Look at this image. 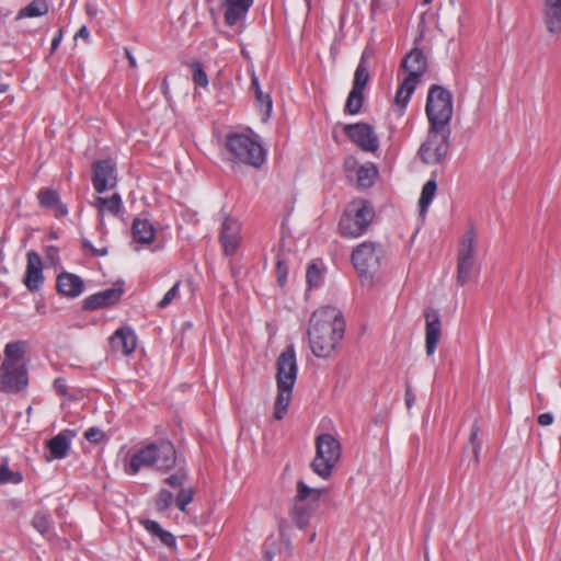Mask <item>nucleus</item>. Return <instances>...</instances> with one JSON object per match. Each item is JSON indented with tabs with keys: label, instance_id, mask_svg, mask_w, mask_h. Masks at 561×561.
<instances>
[{
	"label": "nucleus",
	"instance_id": "1",
	"mask_svg": "<svg viewBox=\"0 0 561 561\" xmlns=\"http://www.w3.org/2000/svg\"><path fill=\"white\" fill-rule=\"evenodd\" d=\"M307 333L312 354L319 358L331 357L345 333L342 312L332 306L317 309L310 317Z\"/></svg>",
	"mask_w": 561,
	"mask_h": 561
},
{
	"label": "nucleus",
	"instance_id": "2",
	"mask_svg": "<svg viewBox=\"0 0 561 561\" xmlns=\"http://www.w3.org/2000/svg\"><path fill=\"white\" fill-rule=\"evenodd\" d=\"M179 461L175 447L169 439H159L138 449L129 459L125 472L137 474L142 468H154L162 472L174 469Z\"/></svg>",
	"mask_w": 561,
	"mask_h": 561
},
{
	"label": "nucleus",
	"instance_id": "3",
	"mask_svg": "<svg viewBox=\"0 0 561 561\" xmlns=\"http://www.w3.org/2000/svg\"><path fill=\"white\" fill-rule=\"evenodd\" d=\"M277 396L274 404L273 416L283 420L291 400L293 388L297 379V363L294 346H288L276 362Z\"/></svg>",
	"mask_w": 561,
	"mask_h": 561
},
{
	"label": "nucleus",
	"instance_id": "4",
	"mask_svg": "<svg viewBox=\"0 0 561 561\" xmlns=\"http://www.w3.org/2000/svg\"><path fill=\"white\" fill-rule=\"evenodd\" d=\"M400 68L408 76L400 83L394 102L401 108H405L417 83L427 70V57L422 49L412 48L402 59Z\"/></svg>",
	"mask_w": 561,
	"mask_h": 561
},
{
	"label": "nucleus",
	"instance_id": "5",
	"mask_svg": "<svg viewBox=\"0 0 561 561\" xmlns=\"http://www.w3.org/2000/svg\"><path fill=\"white\" fill-rule=\"evenodd\" d=\"M375 217L371 204L366 199L351 202L339 221V230L343 237L358 238L363 236Z\"/></svg>",
	"mask_w": 561,
	"mask_h": 561
},
{
	"label": "nucleus",
	"instance_id": "6",
	"mask_svg": "<svg viewBox=\"0 0 561 561\" xmlns=\"http://www.w3.org/2000/svg\"><path fill=\"white\" fill-rule=\"evenodd\" d=\"M226 149L234 162L260 168L265 162L262 145L248 135L230 133L226 136Z\"/></svg>",
	"mask_w": 561,
	"mask_h": 561
},
{
	"label": "nucleus",
	"instance_id": "7",
	"mask_svg": "<svg viewBox=\"0 0 561 561\" xmlns=\"http://www.w3.org/2000/svg\"><path fill=\"white\" fill-rule=\"evenodd\" d=\"M297 494L293 499L289 516L300 529H305L324 492L323 489L310 488L302 480L296 485Z\"/></svg>",
	"mask_w": 561,
	"mask_h": 561
},
{
	"label": "nucleus",
	"instance_id": "8",
	"mask_svg": "<svg viewBox=\"0 0 561 561\" xmlns=\"http://www.w3.org/2000/svg\"><path fill=\"white\" fill-rule=\"evenodd\" d=\"M341 444L332 434L323 433L316 437V456L311 461L312 471L328 479L341 457Z\"/></svg>",
	"mask_w": 561,
	"mask_h": 561
},
{
	"label": "nucleus",
	"instance_id": "9",
	"mask_svg": "<svg viewBox=\"0 0 561 561\" xmlns=\"http://www.w3.org/2000/svg\"><path fill=\"white\" fill-rule=\"evenodd\" d=\"M453 112V94L450 91L438 84L431 85L425 105L430 126L448 127Z\"/></svg>",
	"mask_w": 561,
	"mask_h": 561
},
{
	"label": "nucleus",
	"instance_id": "10",
	"mask_svg": "<svg viewBox=\"0 0 561 561\" xmlns=\"http://www.w3.org/2000/svg\"><path fill=\"white\" fill-rule=\"evenodd\" d=\"M449 127L430 126L426 140L419 149V157L426 164H440L449 150Z\"/></svg>",
	"mask_w": 561,
	"mask_h": 561
},
{
	"label": "nucleus",
	"instance_id": "11",
	"mask_svg": "<svg viewBox=\"0 0 561 561\" xmlns=\"http://www.w3.org/2000/svg\"><path fill=\"white\" fill-rule=\"evenodd\" d=\"M383 249L381 244L364 241L352 252V263L360 277L371 279L381 266Z\"/></svg>",
	"mask_w": 561,
	"mask_h": 561
},
{
	"label": "nucleus",
	"instance_id": "12",
	"mask_svg": "<svg viewBox=\"0 0 561 561\" xmlns=\"http://www.w3.org/2000/svg\"><path fill=\"white\" fill-rule=\"evenodd\" d=\"M476 244L477 233L470 227L459 241V249L457 254V277L456 283L458 286L466 285L477 270L476 264Z\"/></svg>",
	"mask_w": 561,
	"mask_h": 561
},
{
	"label": "nucleus",
	"instance_id": "13",
	"mask_svg": "<svg viewBox=\"0 0 561 561\" xmlns=\"http://www.w3.org/2000/svg\"><path fill=\"white\" fill-rule=\"evenodd\" d=\"M28 386V371L26 365H10L2 363L0 366V391L18 393Z\"/></svg>",
	"mask_w": 561,
	"mask_h": 561
},
{
	"label": "nucleus",
	"instance_id": "14",
	"mask_svg": "<svg viewBox=\"0 0 561 561\" xmlns=\"http://www.w3.org/2000/svg\"><path fill=\"white\" fill-rule=\"evenodd\" d=\"M345 135L363 151L375 152L379 148V139L374 127L367 123L346 124Z\"/></svg>",
	"mask_w": 561,
	"mask_h": 561
},
{
	"label": "nucleus",
	"instance_id": "15",
	"mask_svg": "<svg viewBox=\"0 0 561 561\" xmlns=\"http://www.w3.org/2000/svg\"><path fill=\"white\" fill-rule=\"evenodd\" d=\"M92 171L91 180L98 193H104L116 185V164L111 158L94 161Z\"/></svg>",
	"mask_w": 561,
	"mask_h": 561
},
{
	"label": "nucleus",
	"instance_id": "16",
	"mask_svg": "<svg viewBox=\"0 0 561 561\" xmlns=\"http://www.w3.org/2000/svg\"><path fill=\"white\" fill-rule=\"evenodd\" d=\"M77 436L75 430L66 428L46 442L47 451L44 453V458L47 462L53 460H60L69 455L71 442Z\"/></svg>",
	"mask_w": 561,
	"mask_h": 561
},
{
	"label": "nucleus",
	"instance_id": "17",
	"mask_svg": "<svg viewBox=\"0 0 561 561\" xmlns=\"http://www.w3.org/2000/svg\"><path fill=\"white\" fill-rule=\"evenodd\" d=\"M425 317V352L428 357L433 356L439 337L442 335V321L436 309L428 308Z\"/></svg>",
	"mask_w": 561,
	"mask_h": 561
},
{
	"label": "nucleus",
	"instance_id": "18",
	"mask_svg": "<svg viewBox=\"0 0 561 561\" xmlns=\"http://www.w3.org/2000/svg\"><path fill=\"white\" fill-rule=\"evenodd\" d=\"M241 225L237 219L226 217L220 230V244L227 256H232L240 244Z\"/></svg>",
	"mask_w": 561,
	"mask_h": 561
},
{
	"label": "nucleus",
	"instance_id": "19",
	"mask_svg": "<svg viewBox=\"0 0 561 561\" xmlns=\"http://www.w3.org/2000/svg\"><path fill=\"white\" fill-rule=\"evenodd\" d=\"M37 199L39 206L48 210L57 219L67 217L69 214L67 204L61 201L59 192L55 188H41L37 192Z\"/></svg>",
	"mask_w": 561,
	"mask_h": 561
},
{
	"label": "nucleus",
	"instance_id": "20",
	"mask_svg": "<svg viewBox=\"0 0 561 561\" xmlns=\"http://www.w3.org/2000/svg\"><path fill=\"white\" fill-rule=\"evenodd\" d=\"M541 20L548 34L561 36V0H542Z\"/></svg>",
	"mask_w": 561,
	"mask_h": 561
},
{
	"label": "nucleus",
	"instance_id": "21",
	"mask_svg": "<svg viewBox=\"0 0 561 561\" xmlns=\"http://www.w3.org/2000/svg\"><path fill=\"white\" fill-rule=\"evenodd\" d=\"M253 2L254 0H220V5L225 10V23L234 26L243 21Z\"/></svg>",
	"mask_w": 561,
	"mask_h": 561
},
{
	"label": "nucleus",
	"instance_id": "22",
	"mask_svg": "<svg viewBox=\"0 0 561 561\" xmlns=\"http://www.w3.org/2000/svg\"><path fill=\"white\" fill-rule=\"evenodd\" d=\"M110 344L113 351L121 352L123 355L128 356L134 353L136 348L137 336L131 328L122 327L110 337Z\"/></svg>",
	"mask_w": 561,
	"mask_h": 561
},
{
	"label": "nucleus",
	"instance_id": "23",
	"mask_svg": "<svg viewBox=\"0 0 561 561\" xmlns=\"http://www.w3.org/2000/svg\"><path fill=\"white\" fill-rule=\"evenodd\" d=\"M123 295V289L119 287H112L105 290L99 291L94 295L88 296L83 300V309L87 311H93L117 302Z\"/></svg>",
	"mask_w": 561,
	"mask_h": 561
},
{
	"label": "nucleus",
	"instance_id": "24",
	"mask_svg": "<svg viewBox=\"0 0 561 561\" xmlns=\"http://www.w3.org/2000/svg\"><path fill=\"white\" fill-rule=\"evenodd\" d=\"M56 287L59 294L66 297L76 298L82 294L84 289V282L76 274L64 272L58 275Z\"/></svg>",
	"mask_w": 561,
	"mask_h": 561
},
{
	"label": "nucleus",
	"instance_id": "25",
	"mask_svg": "<svg viewBox=\"0 0 561 561\" xmlns=\"http://www.w3.org/2000/svg\"><path fill=\"white\" fill-rule=\"evenodd\" d=\"M27 350V343L25 341L9 342L4 346V358L2 363L10 365H26L25 354Z\"/></svg>",
	"mask_w": 561,
	"mask_h": 561
},
{
	"label": "nucleus",
	"instance_id": "26",
	"mask_svg": "<svg viewBox=\"0 0 561 561\" xmlns=\"http://www.w3.org/2000/svg\"><path fill=\"white\" fill-rule=\"evenodd\" d=\"M131 231L134 239L144 244H150L156 237V228L147 219L135 218Z\"/></svg>",
	"mask_w": 561,
	"mask_h": 561
},
{
	"label": "nucleus",
	"instance_id": "27",
	"mask_svg": "<svg viewBox=\"0 0 561 561\" xmlns=\"http://www.w3.org/2000/svg\"><path fill=\"white\" fill-rule=\"evenodd\" d=\"M95 206L99 210L100 222H103V213L107 210L114 216H118L123 210L122 197L118 193H114L111 197H96Z\"/></svg>",
	"mask_w": 561,
	"mask_h": 561
},
{
	"label": "nucleus",
	"instance_id": "28",
	"mask_svg": "<svg viewBox=\"0 0 561 561\" xmlns=\"http://www.w3.org/2000/svg\"><path fill=\"white\" fill-rule=\"evenodd\" d=\"M144 527L149 534L158 538L164 546L169 548H174L176 546L175 537L170 531L163 529L158 522L147 519L144 522Z\"/></svg>",
	"mask_w": 561,
	"mask_h": 561
},
{
	"label": "nucleus",
	"instance_id": "29",
	"mask_svg": "<svg viewBox=\"0 0 561 561\" xmlns=\"http://www.w3.org/2000/svg\"><path fill=\"white\" fill-rule=\"evenodd\" d=\"M364 104V91L351 89L345 102L344 113L356 115L360 112Z\"/></svg>",
	"mask_w": 561,
	"mask_h": 561
},
{
	"label": "nucleus",
	"instance_id": "30",
	"mask_svg": "<svg viewBox=\"0 0 561 561\" xmlns=\"http://www.w3.org/2000/svg\"><path fill=\"white\" fill-rule=\"evenodd\" d=\"M437 190V183L435 179H430L423 186L421 196L419 199L420 213L425 214L428 206L431 205Z\"/></svg>",
	"mask_w": 561,
	"mask_h": 561
},
{
	"label": "nucleus",
	"instance_id": "31",
	"mask_svg": "<svg viewBox=\"0 0 561 561\" xmlns=\"http://www.w3.org/2000/svg\"><path fill=\"white\" fill-rule=\"evenodd\" d=\"M369 79L370 76L366 66L365 54H363L354 73L352 89L364 91Z\"/></svg>",
	"mask_w": 561,
	"mask_h": 561
},
{
	"label": "nucleus",
	"instance_id": "32",
	"mask_svg": "<svg viewBox=\"0 0 561 561\" xmlns=\"http://www.w3.org/2000/svg\"><path fill=\"white\" fill-rule=\"evenodd\" d=\"M324 268L317 262L308 265L306 272V282L309 289L319 288L323 283Z\"/></svg>",
	"mask_w": 561,
	"mask_h": 561
},
{
	"label": "nucleus",
	"instance_id": "33",
	"mask_svg": "<svg viewBox=\"0 0 561 561\" xmlns=\"http://www.w3.org/2000/svg\"><path fill=\"white\" fill-rule=\"evenodd\" d=\"M378 172L373 165H360L356 172L357 185L362 188H369L374 185Z\"/></svg>",
	"mask_w": 561,
	"mask_h": 561
},
{
	"label": "nucleus",
	"instance_id": "34",
	"mask_svg": "<svg viewBox=\"0 0 561 561\" xmlns=\"http://www.w3.org/2000/svg\"><path fill=\"white\" fill-rule=\"evenodd\" d=\"M479 432H480V427H479L478 421H474L471 426V432H470V437H469V448L471 449L472 461L476 467L479 465L480 453L482 449V442L478 437Z\"/></svg>",
	"mask_w": 561,
	"mask_h": 561
},
{
	"label": "nucleus",
	"instance_id": "35",
	"mask_svg": "<svg viewBox=\"0 0 561 561\" xmlns=\"http://www.w3.org/2000/svg\"><path fill=\"white\" fill-rule=\"evenodd\" d=\"M23 476L19 471H12L7 460L0 462V484H18L22 482Z\"/></svg>",
	"mask_w": 561,
	"mask_h": 561
},
{
	"label": "nucleus",
	"instance_id": "36",
	"mask_svg": "<svg viewBox=\"0 0 561 561\" xmlns=\"http://www.w3.org/2000/svg\"><path fill=\"white\" fill-rule=\"evenodd\" d=\"M173 503H175V499L173 493L168 489H161L154 499V506L159 513H163L168 511Z\"/></svg>",
	"mask_w": 561,
	"mask_h": 561
},
{
	"label": "nucleus",
	"instance_id": "37",
	"mask_svg": "<svg viewBox=\"0 0 561 561\" xmlns=\"http://www.w3.org/2000/svg\"><path fill=\"white\" fill-rule=\"evenodd\" d=\"M176 468V472L174 474L169 476L164 479V483L169 484L171 488L174 489H181L183 488L186 479H187V472L184 468V465L182 461H179Z\"/></svg>",
	"mask_w": 561,
	"mask_h": 561
},
{
	"label": "nucleus",
	"instance_id": "38",
	"mask_svg": "<svg viewBox=\"0 0 561 561\" xmlns=\"http://www.w3.org/2000/svg\"><path fill=\"white\" fill-rule=\"evenodd\" d=\"M24 284L30 291L35 290V250H30L27 252V265Z\"/></svg>",
	"mask_w": 561,
	"mask_h": 561
},
{
	"label": "nucleus",
	"instance_id": "39",
	"mask_svg": "<svg viewBox=\"0 0 561 561\" xmlns=\"http://www.w3.org/2000/svg\"><path fill=\"white\" fill-rule=\"evenodd\" d=\"M255 95V105L259 107L260 112L263 114L264 119L270 118L272 110H273V102L272 98L268 93H264L263 91H259V93Z\"/></svg>",
	"mask_w": 561,
	"mask_h": 561
},
{
	"label": "nucleus",
	"instance_id": "40",
	"mask_svg": "<svg viewBox=\"0 0 561 561\" xmlns=\"http://www.w3.org/2000/svg\"><path fill=\"white\" fill-rule=\"evenodd\" d=\"M192 78L196 85L206 88L208 85V77L203 65L199 61H193L191 65Z\"/></svg>",
	"mask_w": 561,
	"mask_h": 561
},
{
	"label": "nucleus",
	"instance_id": "41",
	"mask_svg": "<svg viewBox=\"0 0 561 561\" xmlns=\"http://www.w3.org/2000/svg\"><path fill=\"white\" fill-rule=\"evenodd\" d=\"M194 500L192 488H181L175 497V505L181 512H186V506Z\"/></svg>",
	"mask_w": 561,
	"mask_h": 561
},
{
	"label": "nucleus",
	"instance_id": "42",
	"mask_svg": "<svg viewBox=\"0 0 561 561\" xmlns=\"http://www.w3.org/2000/svg\"><path fill=\"white\" fill-rule=\"evenodd\" d=\"M181 282L178 280L163 296V298L158 304V307L163 309L168 307L178 296L180 289Z\"/></svg>",
	"mask_w": 561,
	"mask_h": 561
},
{
	"label": "nucleus",
	"instance_id": "43",
	"mask_svg": "<svg viewBox=\"0 0 561 561\" xmlns=\"http://www.w3.org/2000/svg\"><path fill=\"white\" fill-rule=\"evenodd\" d=\"M288 267L285 262L280 259L276 262V276L277 283L280 287H284L287 283Z\"/></svg>",
	"mask_w": 561,
	"mask_h": 561
},
{
	"label": "nucleus",
	"instance_id": "44",
	"mask_svg": "<svg viewBox=\"0 0 561 561\" xmlns=\"http://www.w3.org/2000/svg\"><path fill=\"white\" fill-rule=\"evenodd\" d=\"M84 438L93 444H99L104 438V433L98 427H90L84 433Z\"/></svg>",
	"mask_w": 561,
	"mask_h": 561
},
{
	"label": "nucleus",
	"instance_id": "45",
	"mask_svg": "<svg viewBox=\"0 0 561 561\" xmlns=\"http://www.w3.org/2000/svg\"><path fill=\"white\" fill-rule=\"evenodd\" d=\"M62 39V28L60 26H56L50 39V54H54L56 49L59 47L60 42Z\"/></svg>",
	"mask_w": 561,
	"mask_h": 561
},
{
	"label": "nucleus",
	"instance_id": "46",
	"mask_svg": "<svg viewBox=\"0 0 561 561\" xmlns=\"http://www.w3.org/2000/svg\"><path fill=\"white\" fill-rule=\"evenodd\" d=\"M82 247L84 250H88L91 252V254L93 256H104L107 254V249L106 248H102V249H96L93 247V244L85 238L82 239Z\"/></svg>",
	"mask_w": 561,
	"mask_h": 561
},
{
	"label": "nucleus",
	"instance_id": "47",
	"mask_svg": "<svg viewBox=\"0 0 561 561\" xmlns=\"http://www.w3.org/2000/svg\"><path fill=\"white\" fill-rule=\"evenodd\" d=\"M50 527L51 519L48 516L43 515L41 517H37V531L45 535L49 531Z\"/></svg>",
	"mask_w": 561,
	"mask_h": 561
},
{
	"label": "nucleus",
	"instance_id": "48",
	"mask_svg": "<svg viewBox=\"0 0 561 561\" xmlns=\"http://www.w3.org/2000/svg\"><path fill=\"white\" fill-rule=\"evenodd\" d=\"M35 16V0L31 1L25 8L21 9L16 15V20L23 18H34Z\"/></svg>",
	"mask_w": 561,
	"mask_h": 561
},
{
	"label": "nucleus",
	"instance_id": "49",
	"mask_svg": "<svg viewBox=\"0 0 561 561\" xmlns=\"http://www.w3.org/2000/svg\"><path fill=\"white\" fill-rule=\"evenodd\" d=\"M58 260H59L58 249L55 247H48L46 250L47 265L54 266L57 264Z\"/></svg>",
	"mask_w": 561,
	"mask_h": 561
},
{
	"label": "nucleus",
	"instance_id": "50",
	"mask_svg": "<svg viewBox=\"0 0 561 561\" xmlns=\"http://www.w3.org/2000/svg\"><path fill=\"white\" fill-rule=\"evenodd\" d=\"M404 400H405V404L409 409L413 405V403L415 401V394L412 391L410 382L405 383Z\"/></svg>",
	"mask_w": 561,
	"mask_h": 561
},
{
	"label": "nucleus",
	"instance_id": "51",
	"mask_svg": "<svg viewBox=\"0 0 561 561\" xmlns=\"http://www.w3.org/2000/svg\"><path fill=\"white\" fill-rule=\"evenodd\" d=\"M538 423L541 426H549V425H551L553 423V415L551 413H549V412L541 413L538 416Z\"/></svg>",
	"mask_w": 561,
	"mask_h": 561
},
{
	"label": "nucleus",
	"instance_id": "52",
	"mask_svg": "<svg viewBox=\"0 0 561 561\" xmlns=\"http://www.w3.org/2000/svg\"><path fill=\"white\" fill-rule=\"evenodd\" d=\"M49 10L46 0H37V18L45 15Z\"/></svg>",
	"mask_w": 561,
	"mask_h": 561
},
{
	"label": "nucleus",
	"instance_id": "53",
	"mask_svg": "<svg viewBox=\"0 0 561 561\" xmlns=\"http://www.w3.org/2000/svg\"><path fill=\"white\" fill-rule=\"evenodd\" d=\"M251 89L254 91V94L259 93V91H262L259 79L255 75H253L251 78Z\"/></svg>",
	"mask_w": 561,
	"mask_h": 561
},
{
	"label": "nucleus",
	"instance_id": "54",
	"mask_svg": "<svg viewBox=\"0 0 561 561\" xmlns=\"http://www.w3.org/2000/svg\"><path fill=\"white\" fill-rule=\"evenodd\" d=\"M125 55H126V58L128 59L129 66L131 68H136L137 67L136 58L133 56L131 51L128 48H125Z\"/></svg>",
	"mask_w": 561,
	"mask_h": 561
},
{
	"label": "nucleus",
	"instance_id": "55",
	"mask_svg": "<svg viewBox=\"0 0 561 561\" xmlns=\"http://www.w3.org/2000/svg\"><path fill=\"white\" fill-rule=\"evenodd\" d=\"M84 38L87 39L89 37V30L85 25L81 26L80 30L76 33L75 38Z\"/></svg>",
	"mask_w": 561,
	"mask_h": 561
},
{
	"label": "nucleus",
	"instance_id": "56",
	"mask_svg": "<svg viewBox=\"0 0 561 561\" xmlns=\"http://www.w3.org/2000/svg\"><path fill=\"white\" fill-rule=\"evenodd\" d=\"M161 91L164 95V98L167 100H169V95H170V89H169V82H168V78L165 77L162 81V84H161Z\"/></svg>",
	"mask_w": 561,
	"mask_h": 561
},
{
	"label": "nucleus",
	"instance_id": "57",
	"mask_svg": "<svg viewBox=\"0 0 561 561\" xmlns=\"http://www.w3.org/2000/svg\"><path fill=\"white\" fill-rule=\"evenodd\" d=\"M55 387L58 389V391L61 393V394H65L66 393V386H65V380L61 379V378H57L55 380Z\"/></svg>",
	"mask_w": 561,
	"mask_h": 561
},
{
	"label": "nucleus",
	"instance_id": "58",
	"mask_svg": "<svg viewBox=\"0 0 561 561\" xmlns=\"http://www.w3.org/2000/svg\"><path fill=\"white\" fill-rule=\"evenodd\" d=\"M42 268H43V266H42V262H41L39 256L37 255V272H36V275H37V284H38L39 282H42V280H43Z\"/></svg>",
	"mask_w": 561,
	"mask_h": 561
},
{
	"label": "nucleus",
	"instance_id": "59",
	"mask_svg": "<svg viewBox=\"0 0 561 561\" xmlns=\"http://www.w3.org/2000/svg\"><path fill=\"white\" fill-rule=\"evenodd\" d=\"M87 13L91 16H94L96 14V8L93 4L87 5Z\"/></svg>",
	"mask_w": 561,
	"mask_h": 561
},
{
	"label": "nucleus",
	"instance_id": "60",
	"mask_svg": "<svg viewBox=\"0 0 561 561\" xmlns=\"http://www.w3.org/2000/svg\"><path fill=\"white\" fill-rule=\"evenodd\" d=\"M286 527H287V522H286L285 519H282V520L279 522V525H278L279 531H280V533H284V530L286 529Z\"/></svg>",
	"mask_w": 561,
	"mask_h": 561
},
{
	"label": "nucleus",
	"instance_id": "61",
	"mask_svg": "<svg viewBox=\"0 0 561 561\" xmlns=\"http://www.w3.org/2000/svg\"><path fill=\"white\" fill-rule=\"evenodd\" d=\"M48 31H49V27L46 28L45 33H47ZM45 39H46V34H42L41 38H39L41 44H44Z\"/></svg>",
	"mask_w": 561,
	"mask_h": 561
},
{
	"label": "nucleus",
	"instance_id": "62",
	"mask_svg": "<svg viewBox=\"0 0 561 561\" xmlns=\"http://www.w3.org/2000/svg\"><path fill=\"white\" fill-rule=\"evenodd\" d=\"M7 91L5 84H0V93H4Z\"/></svg>",
	"mask_w": 561,
	"mask_h": 561
},
{
	"label": "nucleus",
	"instance_id": "63",
	"mask_svg": "<svg viewBox=\"0 0 561 561\" xmlns=\"http://www.w3.org/2000/svg\"><path fill=\"white\" fill-rule=\"evenodd\" d=\"M314 539H316V531H313V533L311 534V536H310V538H309V541H310V542H313V541H314Z\"/></svg>",
	"mask_w": 561,
	"mask_h": 561
},
{
	"label": "nucleus",
	"instance_id": "64",
	"mask_svg": "<svg viewBox=\"0 0 561 561\" xmlns=\"http://www.w3.org/2000/svg\"><path fill=\"white\" fill-rule=\"evenodd\" d=\"M49 237H50V239H56V238H57V234H56V232H55V231H53V232H50Z\"/></svg>",
	"mask_w": 561,
	"mask_h": 561
}]
</instances>
